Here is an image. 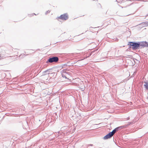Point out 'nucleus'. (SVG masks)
Segmentation results:
<instances>
[{"mask_svg": "<svg viewBox=\"0 0 148 148\" xmlns=\"http://www.w3.org/2000/svg\"><path fill=\"white\" fill-rule=\"evenodd\" d=\"M139 42H130V48L131 47L134 50L138 49H140Z\"/></svg>", "mask_w": 148, "mask_h": 148, "instance_id": "f257e3e1", "label": "nucleus"}, {"mask_svg": "<svg viewBox=\"0 0 148 148\" xmlns=\"http://www.w3.org/2000/svg\"><path fill=\"white\" fill-rule=\"evenodd\" d=\"M59 60V58L58 57L55 56L53 57L49 58L47 61V62H49L50 63H52L53 62H57Z\"/></svg>", "mask_w": 148, "mask_h": 148, "instance_id": "f03ea898", "label": "nucleus"}, {"mask_svg": "<svg viewBox=\"0 0 148 148\" xmlns=\"http://www.w3.org/2000/svg\"><path fill=\"white\" fill-rule=\"evenodd\" d=\"M140 48H141L142 47H148V43L146 41L139 42Z\"/></svg>", "mask_w": 148, "mask_h": 148, "instance_id": "7ed1b4c3", "label": "nucleus"}, {"mask_svg": "<svg viewBox=\"0 0 148 148\" xmlns=\"http://www.w3.org/2000/svg\"><path fill=\"white\" fill-rule=\"evenodd\" d=\"M58 18L62 20H66L68 18V15L67 14H65L61 15Z\"/></svg>", "mask_w": 148, "mask_h": 148, "instance_id": "20e7f679", "label": "nucleus"}, {"mask_svg": "<svg viewBox=\"0 0 148 148\" xmlns=\"http://www.w3.org/2000/svg\"><path fill=\"white\" fill-rule=\"evenodd\" d=\"M112 136L111 134V133L110 132L109 133H108L105 136L103 137V139L104 140L107 139H108V138H110Z\"/></svg>", "mask_w": 148, "mask_h": 148, "instance_id": "39448f33", "label": "nucleus"}, {"mask_svg": "<svg viewBox=\"0 0 148 148\" xmlns=\"http://www.w3.org/2000/svg\"><path fill=\"white\" fill-rule=\"evenodd\" d=\"M130 65L133 66L135 64V61L132 57V56H130Z\"/></svg>", "mask_w": 148, "mask_h": 148, "instance_id": "423d86ee", "label": "nucleus"}, {"mask_svg": "<svg viewBox=\"0 0 148 148\" xmlns=\"http://www.w3.org/2000/svg\"><path fill=\"white\" fill-rule=\"evenodd\" d=\"M120 129V128L119 127H117L114 129V130H112V132H110V133H111V134L113 136V135L117 132V131L119 129Z\"/></svg>", "mask_w": 148, "mask_h": 148, "instance_id": "0eeeda50", "label": "nucleus"}, {"mask_svg": "<svg viewBox=\"0 0 148 148\" xmlns=\"http://www.w3.org/2000/svg\"><path fill=\"white\" fill-rule=\"evenodd\" d=\"M141 24L143 25L144 27L148 26V22L145 21L141 23Z\"/></svg>", "mask_w": 148, "mask_h": 148, "instance_id": "6e6552de", "label": "nucleus"}, {"mask_svg": "<svg viewBox=\"0 0 148 148\" xmlns=\"http://www.w3.org/2000/svg\"><path fill=\"white\" fill-rule=\"evenodd\" d=\"M129 124H128L127 125H125L123 126L119 127L120 129H121L124 128H126L129 126Z\"/></svg>", "mask_w": 148, "mask_h": 148, "instance_id": "1a4fd4ad", "label": "nucleus"}, {"mask_svg": "<svg viewBox=\"0 0 148 148\" xmlns=\"http://www.w3.org/2000/svg\"><path fill=\"white\" fill-rule=\"evenodd\" d=\"M144 83H145V84H144V86L145 88L146 89L148 90V82H145Z\"/></svg>", "mask_w": 148, "mask_h": 148, "instance_id": "9d476101", "label": "nucleus"}, {"mask_svg": "<svg viewBox=\"0 0 148 148\" xmlns=\"http://www.w3.org/2000/svg\"><path fill=\"white\" fill-rule=\"evenodd\" d=\"M49 70H46L45 71H44L43 72V74L44 75H45L46 74H49Z\"/></svg>", "mask_w": 148, "mask_h": 148, "instance_id": "9b49d317", "label": "nucleus"}, {"mask_svg": "<svg viewBox=\"0 0 148 148\" xmlns=\"http://www.w3.org/2000/svg\"><path fill=\"white\" fill-rule=\"evenodd\" d=\"M62 77L64 78H67L66 76H65V75H64V74H62Z\"/></svg>", "mask_w": 148, "mask_h": 148, "instance_id": "f8f14e48", "label": "nucleus"}, {"mask_svg": "<svg viewBox=\"0 0 148 148\" xmlns=\"http://www.w3.org/2000/svg\"><path fill=\"white\" fill-rule=\"evenodd\" d=\"M50 11L49 10L47 11L45 13V14H47L49 13Z\"/></svg>", "mask_w": 148, "mask_h": 148, "instance_id": "ddd939ff", "label": "nucleus"}, {"mask_svg": "<svg viewBox=\"0 0 148 148\" xmlns=\"http://www.w3.org/2000/svg\"><path fill=\"white\" fill-rule=\"evenodd\" d=\"M127 1V0H122L121 2V3H124V2H125V1Z\"/></svg>", "mask_w": 148, "mask_h": 148, "instance_id": "4468645a", "label": "nucleus"}, {"mask_svg": "<svg viewBox=\"0 0 148 148\" xmlns=\"http://www.w3.org/2000/svg\"><path fill=\"white\" fill-rule=\"evenodd\" d=\"M128 45H130V42H128Z\"/></svg>", "mask_w": 148, "mask_h": 148, "instance_id": "2eb2a0df", "label": "nucleus"}, {"mask_svg": "<svg viewBox=\"0 0 148 148\" xmlns=\"http://www.w3.org/2000/svg\"><path fill=\"white\" fill-rule=\"evenodd\" d=\"M34 14L35 15H36V14H35V13H33L32 15H33Z\"/></svg>", "mask_w": 148, "mask_h": 148, "instance_id": "dca6fc26", "label": "nucleus"}, {"mask_svg": "<svg viewBox=\"0 0 148 148\" xmlns=\"http://www.w3.org/2000/svg\"><path fill=\"white\" fill-rule=\"evenodd\" d=\"M22 56V55H20L19 56V57H21V56Z\"/></svg>", "mask_w": 148, "mask_h": 148, "instance_id": "f3484780", "label": "nucleus"}, {"mask_svg": "<svg viewBox=\"0 0 148 148\" xmlns=\"http://www.w3.org/2000/svg\"><path fill=\"white\" fill-rule=\"evenodd\" d=\"M148 16V13L147 14L146 16Z\"/></svg>", "mask_w": 148, "mask_h": 148, "instance_id": "a211bd4d", "label": "nucleus"}, {"mask_svg": "<svg viewBox=\"0 0 148 148\" xmlns=\"http://www.w3.org/2000/svg\"><path fill=\"white\" fill-rule=\"evenodd\" d=\"M66 65V64H64V66H65V65Z\"/></svg>", "mask_w": 148, "mask_h": 148, "instance_id": "6ab92c4d", "label": "nucleus"}, {"mask_svg": "<svg viewBox=\"0 0 148 148\" xmlns=\"http://www.w3.org/2000/svg\"><path fill=\"white\" fill-rule=\"evenodd\" d=\"M130 105H131V103H132V102H130Z\"/></svg>", "mask_w": 148, "mask_h": 148, "instance_id": "aec40b11", "label": "nucleus"}, {"mask_svg": "<svg viewBox=\"0 0 148 148\" xmlns=\"http://www.w3.org/2000/svg\"><path fill=\"white\" fill-rule=\"evenodd\" d=\"M131 124V122H130V125Z\"/></svg>", "mask_w": 148, "mask_h": 148, "instance_id": "412c9836", "label": "nucleus"}, {"mask_svg": "<svg viewBox=\"0 0 148 148\" xmlns=\"http://www.w3.org/2000/svg\"><path fill=\"white\" fill-rule=\"evenodd\" d=\"M1 56H0V60L1 59Z\"/></svg>", "mask_w": 148, "mask_h": 148, "instance_id": "4be33fe9", "label": "nucleus"}]
</instances>
